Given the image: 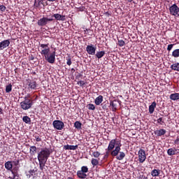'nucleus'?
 I'll return each mask as SVG.
<instances>
[{"instance_id": "nucleus-1", "label": "nucleus", "mask_w": 179, "mask_h": 179, "mask_svg": "<svg viewBox=\"0 0 179 179\" xmlns=\"http://www.w3.org/2000/svg\"><path fill=\"white\" fill-rule=\"evenodd\" d=\"M39 46L41 48V54L44 57L46 62L50 64H55L56 61V52L54 51L53 52L50 53V48L48 47L49 43L39 44Z\"/></svg>"}, {"instance_id": "nucleus-2", "label": "nucleus", "mask_w": 179, "mask_h": 179, "mask_svg": "<svg viewBox=\"0 0 179 179\" xmlns=\"http://www.w3.org/2000/svg\"><path fill=\"white\" fill-rule=\"evenodd\" d=\"M51 155L50 150L48 148H42L41 152L38 153V160L39 163V170L43 171L45 167L46 162Z\"/></svg>"}, {"instance_id": "nucleus-3", "label": "nucleus", "mask_w": 179, "mask_h": 179, "mask_svg": "<svg viewBox=\"0 0 179 179\" xmlns=\"http://www.w3.org/2000/svg\"><path fill=\"white\" fill-rule=\"evenodd\" d=\"M33 105H34V102L31 98L30 94H27L24 96L23 101L20 102V108L23 110H28L32 108Z\"/></svg>"}, {"instance_id": "nucleus-4", "label": "nucleus", "mask_w": 179, "mask_h": 179, "mask_svg": "<svg viewBox=\"0 0 179 179\" xmlns=\"http://www.w3.org/2000/svg\"><path fill=\"white\" fill-rule=\"evenodd\" d=\"M87 173H89V168L87 166H83L80 171H77V176L79 179H86L87 177Z\"/></svg>"}, {"instance_id": "nucleus-5", "label": "nucleus", "mask_w": 179, "mask_h": 179, "mask_svg": "<svg viewBox=\"0 0 179 179\" xmlns=\"http://www.w3.org/2000/svg\"><path fill=\"white\" fill-rule=\"evenodd\" d=\"M54 20L53 18H48L47 17H43L38 20V25L39 27H45L46 26L49 22H52Z\"/></svg>"}, {"instance_id": "nucleus-6", "label": "nucleus", "mask_w": 179, "mask_h": 179, "mask_svg": "<svg viewBox=\"0 0 179 179\" xmlns=\"http://www.w3.org/2000/svg\"><path fill=\"white\" fill-rule=\"evenodd\" d=\"M170 14L173 16L178 17L179 16V7L174 3L173 6H171L169 8Z\"/></svg>"}, {"instance_id": "nucleus-7", "label": "nucleus", "mask_w": 179, "mask_h": 179, "mask_svg": "<svg viewBox=\"0 0 179 179\" xmlns=\"http://www.w3.org/2000/svg\"><path fill=\"white\" fill-rule=\"evenodd\" d=\"M52 125L55 129L59 131H61L64 128V123L61 120H54Z\"/></svg>"}, {"instance_id": "nucleus-8", "label": "nucleus", "mask_w": 179, "mask_h": 179, "mask_svg": "<svg viewBox=\"0 0 179 179\" xmlns=\"http://www.w3.org/2000/svg\"><path fill=\"white\" fill-rule=\"evenodd\" d=\"M146 160L145 150L140 149L138 151V162L139 163H143Z\"/></svg>"}, {"instance_id": "nucleus-9", "label": "nucleus", "mask_w": 179, "mask_h": 179, "mask_svg": "<svg viewBox=\"0 0 179 179\" xmlns=\"http://www.w3.org/2000/svg\"><path fill=\"white\" fill-rule=\"evenodd\" d=\"M117 146L115 147V149H114L113 150H112L110 152V155L113 157H115L118 155V154H120V150H121V146H122V144H121L120 141H119V144H117Z\"/></svg>"}, {"instance_id": "nucleus-10", "label": "nucleus", "mask_w": 179, "mask_h": 179, "mask_svg": "<svg viewBox=\"0 0 179 179\" xmlns=\"http://www.w3.org/2000/svg\"><path fill=\"white\" fill-rule=\"evenodd\" d=\"M87 54L90 55H94L95 52L96 51V48L94 47L93 45H88L85 49Z\"/></svg>"}, {"instance_id": "nucleus-11", "label": "nucleus", "mask_w": 179, "mask_h": 179, "mask_svg": "<svg viewBox=\"0 0 179 179\" xmlns=\"http://www.w3.org/2000/svg\"><path fill=\"white\" fill-rule=\"evenodd\" d=\"M117 144H120V143H117V139H113L110 141V143L108 144V151L110 152L112 151L113 149H115V146H117Z\"/></svg>"}, {"instance_id": "nucleus-12", "label": "nucleus", "mask_w": 179, "mask_h": 179, "mask_svg": "<svg viewBox=\"0 0 179 179\" xmlns=\"http://www.w3.org/2000/svg\"><path fill=\"white\" fill-rule=\"evenodd\" d=\"M10 42L9 39H5L4 41L0 42V51L3 50L5 48L9 47Z\"/></svg>"}, {"instance_id": "nucleus-13", "label": "nucleus", "mask_w": 179, "mask_h": 179, "mask_svg": "<svg viewBox=\"0 0 179 179\" xmlns=\"http://www.w3.org/2000/svg\"><path fill=\"white\" fill-rule=\"evenodd\" d=\"M34 6H35L36 7H45L46 6H48V1H35Z\"/></svg>"}, {"instance_id": "nucleus-14", "label": "nucleus", "mask_w": 179, "mask_h": 179, "mask_svg": "<svg viewBox=\"0 0 179 179\" xmlns=\"http://www.w3.org/2000/svg\"><path fill=\"white\" fill-rule=\"evenodd\" d=\"M52 17L57 21H66V15H59V13L54 14Z\"/></svg>"}, {"instance_id": "nucleus-15", "label": "nucleus", "mask_w": 179, "mask_h": 179, "mask_svg": "<svg viewBox=\"0 0 179 179\" xmlns=\"http://www.w3.org/2000/svg\"><path fill=\"white\" fill-rule=\"evenodd\" d=\"M38 84L35 80H30L28 82L29 90H37Z\"/></svg>"}, {"instance_id": "nucleus-16", "label": "nucleus", "mask_w": 179, "mask_h": 179, "mask_svg": "<svg viewBox=\"0 0 179 179\" xmlns=\"http://www.w3.org/2000/svg\"><path fill=\"white\" fill-rule=\"evenodd\" d=\"M17 171H19V167H15L12 171H10L13 174L12 177H8L10 179H15L16 177H19V173H17Z\"/></svg>"}, {"instance_id": "nucleus-17", "label": "nucleus", "mask_w": 179, "mask_h": 179, "mask_svg": "<svg viewBox=\"0 0 179 179\" xmlns=\"http://www.w3.org/2000/svg\"><path fill=\"white\" fill-rule=\"evenodd\" d=\"M78 148V145H66L64 146V150H76Z\"/></svg>"}, {"instance_id": "nucleus-18", "label": "nucleus", "mask_w": 179, "mask_h": 179, "mask_svg": "<svg viewBox=\"0 0 179 179\" xmlns=\"http://www.w3.org/2000/svg\"><path fill=\"white\" fill-rule=\"evenodd\" d=\"M166 134V130L160 129L155 131V134L157 135V136H164Z\"/></svg>"}, {"instance_id": "nucleus-19", "label": "nucleus", "mask_w": 179, "mask_h": 179, "mask_svg": "<svg viewBox=\"0 0 179 179\" xmlns=\"http://www.w3.org/2000/svg\"><path fill=\"white\" fill-rule=\"evenodd\" d=\"M157 103L156 101L152 103L151 105L149 106V113L150 114H153L155 112V109L156 108Z\"/></svg>"}, {"instance_id": "nucleus-20", "label": "nucleus", "mask_w": 179, "mask_h": 179, "mask_svg": "<svg viewBox=\"0 0 179 179\" xmlns=\"http://www.w3.org/2000/svg\"><path fill=\"white\" fill-rule=\"evenodd\" d=\"M176 152L177 149L173 148H169L167 150V155L169 156H173V155H176Z\"/></svg>"}, {"instance_id": "nucleus-21", "label": "nucleus", "mask_w": 179, "mask_h": 179, "mask_svg": "<svg viewBox=\"0 0 179 179\" xmlns=\"http://www.w3.org/2000/svg\"><path fill=\"white\" fill-rule=\"evenodd\" d=\"M102 102H103V96L102 95L98 96V97L96 98L94 100V103H95L96 106L101 105Z\"/></svg>"}, {"instance_id": "nucleus-22", "label": "nucleus", "mask_w": 179, "mask_h": 179, "mask_svg": "<svg viewBox=\"0 0 179 179\" xmlns=\"http://www.w3.org/2000/svg\"><path fill=\"white\" fill-rule=\"evenodd\" d=\"M169 99L173 101L179 100V93L171 94Z\"/></svg>"}, {"instance_id": "nucleus-23", "label": "nucleus", "mask_w": 179, "mask_h": 179, "mask_svg": "<svg viewBox=\"0 0 179 179\" xmlns=\"http://www.w3.org/2000/svg\"><path fill=\"white\" fill-rule=\"evenodd\" d=\"M115 102H116V101L110 102V106H111L113 113H115L117 110V103H115Z\"/></svg>"}, {"instance_id": "nucleus-24", "label": "nucleus", "mask_w": 179, "mask_h": 179, "mask_svg": "<svg viewBox=\"0 0 179 179\" xmlns=\"http://www.w3.org/2000/svg\"><path fill=\"white\" fill-rule=\"evenodd\" d=\"M159 174H161V170H159V169H154L151 171V176L152 177L156 178V177L159 176Z\"/></svg>"}, {"instance_id": "nucleus-25", "label": "nucleus", "mask_w": 179, "mask_h": 179, "mask_svg": "<svg viewBox=\"0 0 179 179\" xmlns=\"http://www.w3.org/2000/svg\"><path fill=\"white\" fill-rule=\"evenodd\" d=\"M5 169L7 171H13V164L12 162H7L5 163Z\"/></svg>"}, {"instance_id": "nucleus-26", "label": "nucleus", "mask_w": 179, "mask_h": 179, "mask_svg": "<svg viewBox=\"0 0 179 179\" xmlns=\"http://www.w3.org/2000/svg\"><path fill=\"white\" fill-rule=\"evenodd\" d=\"M105 51L104 50H102V51H100V52H96V57H97L98 59H101L103 57L105 56Z\"/></svg>"}, {"instance_id": "nucleus-27", "label": "nucleus", "mask_w": 179, "mask_h": 179, "mask_svg": "<svg viewBox=\"0 0 179 179\" xmlns=\"http://www.w3.org/2000/svg\"><path fill=\"white\" fill-rule=\"evenodd\" d=\"M170 68L173 71L179 72V63L173 64L172 65H171Z\"/></svg>"}, {"instance_id": "nucleus-28", "label": "nucleus", "mask_w": 179, "mask_h": 179, "mask_svg": "<svg viewBox=\"0 0 179 179\" xmlns=\"http://www.w3.org/2000/svg\"><path fill=\"white\" fill-rule=\"evenodd\" d=\"M74 127L78 130L82 129V123L79 121H76L74 123Z\"/></svg>"}, {"instance_id": "nucleus-29", "label": "nucleus", "mask_w": 179, "mask_h": 179, "mask_svg": "<svg viewBox=\"0 0 179 179\" xmlns=\"http://www.w3.org/2000/svg\"><path fill=\"white\" fill-rule=\"evenodd\" d=\"M124 157H125V153L124 152H120L119 155H116V159L119 161L122 160Z\"/></svg>"}, {"instance_id": "nucleus-30", "label": "nucleus", "mask_w": 179, "mask_h": 179, "mask_svg": "<svg viewBox=\"0 0 179 179\" xmlns=\"http://www.w3.org/2000/svg\"><path fill=\"white\" fill-rule=\"evenodd\" d=\"M37 152V147L30 146V154L31 155H35Z\"/></svg>"}, {"instance_id": "nucleus-31", "label": "nucleus", "mask_w": 179, "mask_h": 179, "mask_svg": "<svg viewBox=\"0 0 179 179\" xmlns=\"http://www.w3.org/2000/svg\"><path fill=\"white\" fill-rule=\"evenodd\" d=\"M172 56L173 58H179V49H176L172 52Z\"/></svg>"}, {"instance_id": "nucleus-32", "label": "nucleus", "mask_w": 179, "mask_h": 179, "mask_svg": "<svg viewBox=\"0 0 179 179\" xmlns=\"http://www.w3.org/2000/svg\"><path fill=\"white\" fill-rule=\"evenodd\" d=\"M99 164V161L96 159H94V158H92L91 159V164L93 166H96L98 164Z\"/></svg>"}, {"instance_id": "nucleus-33", "label": "nucleus", "mask_w": 179, "mask_h": 179, "mask_svg": "<svg viewBox=\"0 0 179 179\" xmlns=\"http://www.w3.org/2000/svg\"><path fill=\"white\" fill-rule=\"evenodd\" d=\"M12 84H8L6 86V93H10L12 92Z\"/></svg>"}, {"instance_id": "nucleus-34", "label": "nucleus", "mask_w": 179, "mask_h": 179, "mask_svg": "<svg viewBox=\"0 0 179 179\" xmlns=\"http://www.w3.org/2000/svg\"><path fill=\"white\" fill-rule=\"evenodd\" d=\"M22 121L25 122V124H29L31 122V118L28 116H24L22 118Z\"/></svg>"}, {"instance_id": "nucleus-35", "label": "nucleus", "mask_w": 179, "mask_h": 179, "mask_svg": "<svg viewBox=\"0 0 179 179\" xmlns=\"http://www.w3.org/2000/svg\"><path fill=\"white\" fill-rule=\"evenodd\" d=\"M66 64L69 66H71L72 64V61H71V55L67 56V57L66 58Z\"/></svg>"}, {"instance_id": "nucleus-36", "label": "nucleus", "mask_w": 179, "mask_h": 179, "mask_svg": "<svg viewBox=\"0 0 179 179\" xmlns=\"http://www.w3.org/2000/svg\"><path fill=\"white\" fill-rule=\"evenodd\" d=\"M125 45V41H124L123 40H120L118 39V46L119 47H123Z\"/></svg>"}, {"instance_id": "nucleus-37", "label": "nucleus", "mask_w": 179, "mask_h": 179, "mask_svg": "<svg viewBox=\"0 0 179 179\" xmlns=\"http://www.w3.org/2000/svg\"><path fill=\"white\" fill-rule=\"evenodd\" d=\"M87 108L90 110H95V106L92 103H90L87 105Z\"/></svg>"}, {"instance_id": "nucleus-38", "label": "nucleus", "mask_w": 179, "mask_h": 179, "mask_svg": "<svg viewBox=\"0 0 179 179\" xmlns=\"http://www.w3.org/2000/svg\"><path fill=\"white\" fill-rule=\"evenodd\" d=\"M157 122V124H159L160 125H163L164 124V122L162 117L158 118Z\"/></svg>"}, {"instance_id": "nucleus-39", "label": "nucleus", "mask_w": 179, "mask_h": 179, "mask_svg": "<svg viewBox=\"0 0 179 179\" xmlns=\"http://www.w3.org/2000/svg\"><path fill=\"white\" fill-rule=\"evenodd\" d=\"M34 138H35L36 141H37V142L41 141V138L40 137V136H38V134L34 135Z\"/></svg>"}, {"instance_id": "nucleus-40", "label": "nucleus", "mask_w": 179, "mask_h": 179, "mask_svg": "<svg viewBox=\"0 0 179 179\" xmlns=\"http://www.w3.org/2000/svg\"><path fill=\"white\" fill-rule=\"evenodd\" d=\"M100 155H101V154L99 152H92V156L94 157L95 158L99 157Z\"/></svg>"}, {"instance_id": "nucleus-41", "label": "nucleus", "mask_w": 179, "mask_h": 179, "mask_svg": "<svg viewBox=\"0 0 179 179\" xmlns=\"http://www.w3.org/2000/svg\"><path fill=\"white\" fill-rule=\"evenodd\" d=\"M86 83L84 80H79L78 81V85H79L80 87H84Z\"/></svg>"}, {"instance_id": "nucleus-42", "label": "nucleus", "mask_w": 179, "mask_h": 179, "mask_svg": "<svg viewBox=\"0 0 179 179\" xmlns=\"http://www.w3.org/2000/svg\"><path fill=\"white\" fill-rule=\"evenodd\" d=\"M174 46V44H170V45H168V47H167V50L168 52H170L171 51L173 47Z\"/></svg>"}, {"instance_id": "nucleus-43", "label": "nucleus", "mask_w": 179, "mask_h": 179, "mask_svg": "<svg viewBox=\"0 0 179 179\" xmlns=\"http://www.w3.org/2000/svg\"><path fill=\"white\" fill-rule=\"evenodd\" d=\"M101 106H102L103 110H107V103L103 102L102 104H101Z\"/></svg>"}, {"instance_id": "nucleus-44", "label": "nucleus", "mask_w": 179, "mask_h": 179, "mask_svg": "<svg viewBox=\"0 0 179 179\" xmlns=\"http://www.w3.org/2000/svg\"><path fill=\"white\" fill-rule=\"evenodd\" d=\"M6 10V7H5V6L0 5V10H1L2 12H4Z\"/></svg>"}, {"instance_id": "nucleus-45", "label": "nucleus", "mask_w": 179, "mask_h": 179, "mask_svg": "<svg viewBox=\"0 0 179 179\" xmlns=\"http://www.w3.org/2000/svg\"><path fill=\"white\" fill-rule=\"evenodd\" d=\"M13 164H15V166H17L20 164V160L17 159L15 161H13Z\"/></svg>"}, {"instance_id": "nucleus-46", "label": "nucleus", "mask_w": 179, "mask_h": 179, "mask_svg": "<svg viewBox=\"0 0 179 179\" xmlns=\"http://www.w3.org/2000/svg\"><path fill=\"white\" fill-rule=\"evenodd\" d=\"M76 8L80 9V11H84L85 8L83 6H80L79 7H76Z\"/></svg>"}, {"instance_id": "nucleus-47", "label": "nucleus", "mask_w": 179, "mask_h": 179, "mask_svg": "<svg viewBox=\"0 0 179 179\" xmlns=\"http://www.w3.org/2000/svg\"><path fill=\"white\" fill-rule=\"evenodd\" d=\"M173 144L179 145V137H177V139L173 141Z\"/></svg>"}, {"instance_id": "nucleus-48", "label": "nucleus", "mask_w": 179, "mask_h": 179, "mask_svg": "<svg viewBox=\"0 0 179 179\" xmlns=\"http://www.w3.org/2000/svg\"><path fill=\"white\" fill-rule=\"evenodd\" d=\"M139 179H148L146 176L144 175H140L139 176Z\"/></svg>"}, {"instance_id": "nucleus-49", "label": "nucleus", "mask_w": 179, "mask_h": 179, "mask_svg": "<svg viewBox=\"0 0 179 179\" xmlns=\"http://www.w3.org/2000/svg\"><path fill=\"white\" fill-rule=\"evenodd\" d=\"M35 59L34 56H33L32 55H31L30 56H29V60L30 61H33Z\"/></svg>"}, {"instance_id": "nucleus-50", "label": "nucleus", "mask_w": 179, "mask_h": 179, "mask_svg": "<svg viewBox=\"0 0 179 179\" xmlns=\"http://www.w3.org/2000/svg\"><path fill=\"white\" fill-rule=\"evenodd\" d=\"M110 155V151H106L105 155V158L108 159V156Z\"/></svg>"}, {"instance_id": "nucleus-51", "label": "nucleus", "mask_w": 179, "mask_h": 179, "mask_svg": "<svg viewBox=\"0 0 179 179\" xmlns=\"http://www.w3.org/2000/svg\"><path fill=\"white\" fill-rule=\"evenodd\" d=\"M35 173V171L34 170H30L29 171V175L33 176V174Z\"/></svg>"}, {"instance_id": "nucleus-52", "label": "nucleus", "mask_w": 179, "mask_h": 179, "mask_svg": "<svg viewBox=\"0 0 179 179\" xmlns=\"http://www.w3.org/2000/svg\"><path fill=\"white\" fill-rule=\"evenodd\" d=\"M105 15H106V16H110V13H108V12H106L105 13Z\"/></svg>"}, {"instance_id": "nucleus-53", "label": "nucleus", "mask_w": 179, "mask_h": 179, "mask_svg": "<svg viewBox=\"0 0 179 179\" xmlns=\"http://www.w3.org/2000/svg\"><path fill=\"white\" fill-rule=\"evenodd\" d=\"M71 73H75V69H74V68H72V69H71Z\"/></svg>"}, {"instance_id": "nucleus-54", "label": "nucleus", "mask_w": 179, "mask_h": 179, "mask_svg": "<svg viewBox=\"0 0 179 179\" xmlns=\"http://www.w3.org/2000/svg\"><path fill=\"white\" fill-rule=\"evenodd\" d=\"M3 110H2V108H0V115H1V114H3Z\"/></svg>"}, {"instance_id": "nucleus-55", "label": "nucleus", "mask_w": 179, "mask_h": 179, "mask_svg": "<svg viewBox=\"0 0 179 179\" xmlns=\"http://www.w3.org/2000/svg\"><path fill=\"white\" fill-rule=\"evenodd\" d=\"M31 176H33V175H30V174L27 175V177H28V178H30Z\"/></svg>"}, {"instance_id": "nucleus-56", "label": "nucleus", "mask_w": 179, "mask_h": 179, "mask_svg": "<svg viewBox=\"0 0 179 179\" xmlns=\"http://www.w3.org/2000/svg\"><path fill=\"white\" fill-rule=\"evenodd\" d=\"M65 179H74L73 178H72V177H71V176H69V177H67L66 178H65Z\"/></svg>"}, {"instance_id": "nucleus-57", "label": "nucleus", "mask_w": 179, "mask_h": 179, "mask_svg": "<svg viewBox=\"0 0 179 179\" xmlns=\"http://www.w3.org/2000/svg\"><path fill=\"white\" fill-rule=\"evenodd\" d=\"M134 3H135V4H136V1H134Z\"/></svg>"}, {"instance_id": "nucleus-58", "label": "nucleus", "mask_w": 179, "mask_h": 179, "mask_svg": "<svg viewBox=\"0 0 179 179\" xmlns=\"http://www.w3.org/2000/svg\"><path fill=\"white\" fill-rule=\"evenodd\" d=\"M123 179H131V178H123Z\"/></svg>"}, {"instance_id": "nucleus-59", "label": "nucleus", "mask_w": 179, "mask_h": 179, "mask_svg": "<svg viewBox=\"0 0 179 179\" xmlns=\"http://www.w3.org/2000/svg\"><path fill=\"white\" fill-rule=\"evenodd\" d=\"M34 74L35 75V74H36V73H35V72H34Z\"/></svg>"}, {"instance_id": "nucleus-60", "label": "nucleus", "mask_w": 179, "mask_h": 179, "mask_svg": "<svg viewBox=\"0 0 179 179\" xmlns=\"http://www.w3.org/2000/svg\"><path fill=\"white\" fill-rule=\"evenodd\" d=\"M178 179H179V175H178Z\"/></svg>"}]
</instances>
